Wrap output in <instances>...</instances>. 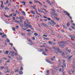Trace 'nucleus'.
I'll return each mask as SVG.
<instances>
[{"mask_svg": "<svg viewBox=\"0 0 75 75\" xmlns=\"http://www.w3.org/2000/svg\"><path fill=\"white\" fill-rule=\"evenodd\" d=\"M52 74H55V71H52Z\"/></svg>", "mask_w": 75, "mask_h": 75, "instance_id": "30", "label": "nucleus"}, {"mask_svg": "<svg viewBox=\"0 0 75 75\" xmlns=\"http://www.w3.org/2000/svg\"><path fill=\"white\" fill-rule=\"evenodd\" d=\"M2 38H6V35H3L1 36Z\"/></svg>", "mask_w": 75, "mask_h": 75, "instance_id": "18", "label": "nucleus"}, {"mask_svg": "<svg viewBox=\"0 0 75 75\" xmlns=\"http://www.w3.org/2000/svg\"><path fill=\"white\" fill-rule=\"evenodd\" d=\"M62 55L63 56V57L64 58L65 57V55H64V52H63L62 53Z\"/></svg>", "mask_w": 75, "mask_h": 75, "instance_id": "34", "label": "nucleus"}, {"mask_svg": "<svg viewBox=\"0 0 75 75\" xmlns=\"http://www.w3.org/2000/svg\"><path fill=\"white\" fill-rule=\"evenodd\" d=\"M1 7L2 8H4V6L2 4H1Z\"/></svg>", "mask_w": 75, "mask_h": 75, "instance_id": "55", "label": "nucleus"}, {"mask_svg": "<svg viewBox=\"0 0 75 75\" xmlns=\"http://www.w3.org/2000/svg\"><path fill=\"white\" fill-rule=\"evenodd\" d=\"M52 16H57V13H54V14L52 15Z\"/></svg>", "mask_w": 75, "mask_h": 75, "instance_id": "53", "label": "nucleus"}, {"mask_svg": "<svg viewBox=\"0 0 75 75\" xmlns=\"http://www.w3.org/2000/svg\"><path fill=\"white\" fill-rule=\"evenodd\" d=\"M6 41L10 43V40H9L8 38L6 39Z\"/></svg>", "mask_w": 75, "mask_h": 75, "instance_id": "35", "label": "nucleus"}, {"mask_svg": "<svg viewBox=\"0 0 75 75\" xmlns=\"http://www.w3.org/2000/svg\"><path fill=\"white\" fill-rule=\"evenodd\" d=\"M34 3H39V1H34Z\"/></svg>", "mask_w": 75, "mask_h": 75, "instance_id": "39", "label": "nucleus"}, {"mask_svg": "<svg viewBox=\"0 0 75 75\" xmlns=\"http://www.w3.org/2000/svg\"><path fill=\"white\" fill-rule=\"evenodd\" d=\"M23 4H24V6H25V1H23L22 2Z\"/></svg>", "mask_w": 75, "mask_h": 75, "instance_id": "27", "label": "nucleus"}, {"mask_svg": "<svg viewBox=\"0 0 75 75\" xmlns=\"http://www.w3.org/2000/svg\"><path fill=\"white\" fill-rule=\"evenodd\" d=\"M42 54H43L44 55H45V56H47V55L45 53V51H43L42 53Z\"/></svg>", "mask_w": 75, "mask_h": 75, "instance_id": "14", "label": "nucleus"}, {"mask_svg": "<svg viewBox=\"0 0 75 75\" xmlns=\"http://www.w3.org/2000/svg\"><path fill=\"white\" fill-rule=\"evenodd\" d=\"M30 31H31L30 29H28L26 30V31H28V32H30Z\"/></svg>", "mask_w": 75, "mask_h": 75, "instance_id": "47", "label": "nucleus"}, {"mask_svg": "<svg viewBox=\"0 0 75 75\" xmlns=\"http://www.w3.org/2000/svg\"><path fill=\"white\" fill-rule=\"evenodd\" d=\"M62 69L61 68H60L59 69V72H61V70Z\"/></svg>", "mask_w": 75, "mask_h": 75, "instance_id": "45", "label": "nucleus"}, {"mask_svg": "<svg viewBox=\"0 0 75 75\" xmlns=\"http://www.w3.org/2000/svg\"><path fill=\"white\" fill-rule=\"evenodd\" d=\"M67 27H69V22H68L67 24Z\"/></svg>", "mask_w": 75, "mask_h": 75, "instance_id": "32", "label": "nucleus"}, {"mask_svg": "<svg viewBox=\"0 0 75 75\" xmlns=\"http://www.w3.org/2000/svg\"><path fill=\"white\" fill-rule=\"evenodd\" d=\"M46 2L47 3H48V4H50L51 5V6H52V4L50 3V0H46Z\"/></svg>", "mask_w": 75, "mask_h": 75, "instance_id": "7", "label": "nucleus"}, {"mask_svg": "<svg viewBox=\"0 0 75 75\" xmlns=\"http://www.w3.org/2000/svg\"><path fill=\"white\" fill-rule=\"evenodd\" d=\"M12 30H13V31H16V30H15V28L14 27H12Z\"/></svg>", "mask_w": 75, "mask_h": 75, "instance_id": "31", "label": "nucleus"}, {"mask_svg": "<svg viewBox=\"0 0 75 75\" xmlns=\"http://www.w3.org/2000/svg\"><path fill=\"white\" fill-rule=\"evenodd\" d=\"M51 22H52V23H53V24L54 25L56 24L55 23V22H54V21H53V20L52 19L51 20Z\"/></svg>", "mask_w": 75, "mask_h": 75, "instance_id": "19", "label": "nucleus"}, {"mask_svg": "<svg viewBox=\"0 0 75 75\" xmlns=\"http://www.w3.org/2000/svg\"><path fill=\"white\" fill-rule=\"evenodd\" d=\"M45 23H42L41 24V26H42V27H44L45 25Z\"/></svg>", "mask_w": 75, "mask_h": 75, "instance_id": "22", "label": "nucleus"}, {"mask_svg": "<svg viewBox=\"0 0 75 75\" xmlns=\"http://www.w3.org/2000/svg\"><path fill=\"white\" fill-rule=\"evenodd\" d=\"M1 68L2 69H6V68H5V67H1Z\"/></svg>", "mask_w": 75, "mask_h": 75, "instance_id": "41", "label": "nucleus"}, {"mask_svg": "<svg viewBox=\"0 0 75 75\" xmlns=\"http://www.w3.org/2000/svg\"><path fill=\"white\" fill-rule=\"evenodd\" d=\"M21 29L22 30H23V31H25V30H27V28H22Z\"/></svg>", "mask_w": 75, "mask_h": 75, "instance_id": "13", "label": "nucleus"}, {"mask_svg": "<svg viewBox=\"0 0 75 75\" xmlns=\"http://www.w3.org/2000/svg\"><path fill=\"white\" fill-rule=\"evenodd\" d=\"M10 72V70H8V71H7V72Z\"/></svg>", "mask_w": 75, "mask_h": 75, "instance_id": "62", "label": "nucleus"}, {"mask_svg": "<svg viewBox=\"0 0 75 75\" xmlns=\"http://www.w3.org/2000/svg\"><path fill=\"white\" fill-rule=\"evenodd\" d=\"M60 44L59 45V46L62 48H64V44L63 43V42L62 41H60Z\"/></svg>", "mask_w": 75, "mask_h": 75, "instance_id": "3", "label": "nucleus"}, {"mask_svg": "<svg viewBox=\"0 0 75 75\" xmlns=\"http://www.w3.org/2000/svg\"><path fill=\"white\" fill-rule=\"evenodd\" d=\"M20 70H23V68L22 67H21V69H20Z\"/></svg>", "mask_w": 75, "mask_h": 75, "instance_id": "46", "label": "nucleus"}, {"mask_svg": "<svg viewBox=\"0 0 75 75\" xmlns=\"http://www.w3.org/2000/svg\"><path fill=\"white\" fill-rule=\"evenodd\" d=\"M16 13H18V14H19L20 13L19 11H18L17 10L16 11Z\"/></svg>", "mask_w": 75, "mask_h": 75, "instance_id": "44", "label": "nucleus"}, {"mask_svg": "<svg viewBox=\"0 0 75 75\" xmlns=\"http://www.w3.org/2000/svg\"><path fill=\"white\" fill-rule=\"evenodd\" d=\"M71 51L70 50H68V52H69V53H70V52H71Z\"/></svg>", "mask_w": 75, "mask_h": 75, "instance_id": "50", "label": "nucleus"}, {"mask_svg": "<svg viewBox=\"0 0 75 75\" xmlns=\"http://www.w3.org/2000/svg\"><path fill=\"white\" fill-rule=\"evenodd\" d=\"M48 24L51 26H54V24H53V23H52L51 22H48Z\"/></svg>", "mask_w": 75, "mask_h": 75, "instance_id": "8", "label": "nucleus"}, {"mask_svg": "<svg viewBox=\"0 0 75 75\" xmlns=\"http://www.w3.org/2000/svg\"><path fill=\"white\" fill-rule=\"evenodd\" d=\"M32 38L33 40H35V38H34V37H33Z\"/></svg>", "mask_w": 75, "mask_h": 75, "instance_id": "63", "label": "nucleus"}, {"mask_svg": "<svg viewBox=\"0 0 75 75\" xmlns=\"http://www.w3.org/2000/svg\"><path fill=\"white\" fill-rule=\"evenodd\" d=\"M49 70H47L46 71V72L47 73V74H46L45 75H49Z\"/></svg>", "mask_w": 75, "mask_h": 75, "instance_id": "23", "label": "nucleus"}, {"mask_svg": "<svg viewBox=\"0 0 75 75\" xmlns=\"http://www.w3.org/2000/svg\"><path fill=\"white\" fill-rule=\"evenodd\" d=\"M21 35H25V34L23 33H21Z\"/></svg>", "mask_w": 75, "mask_h": 75, "instance_id": "43", "label": "nucleus"}, {"mask_svg": "<svg viewBox=\"0 0 75 75\" xmlns=\"http://www.w3.org/2000/svg\"><path fill=\"white\" fill-rule=\"evenodd\" d=\"M43 37H47V35H43Z\"/></svg>", "mask_w": 75, "mask_h": 75, "instance_id": "48", "label": "nucleus"}, {"mask_svg": "<svg viewBox=\"0 0 75 75\" xmlns=\"http://www.w3.org/2000/svg\"><path fill=\"white\" fill-rule=\"evenodd\" d=\"M22 14L24 15V16H25V12H24V11H22Z\"/></svg>", "mask_w": 75, "mask_h": 75, "instance_id": "26", "label": "nucleus"}, {"mask_svg": "<svg viewBox=\"0 0 75 75\" xmlns=\"http://www.w3.org/2000/svg\"><path fill=\"white\" fill-rule=\"evenodd\" d=\"M44 27H46V28H48V25H47V24H45Z\"/></svg>", "mask_w": 75, "mask_h": 75, "instance_id": "42", "label": "nucleus"}, {"mask_svg": "<svg viewBox=\"0 0 75 75\" xmlns=\"http://www.w3.org/2000/svg\"><path fill=\"white\" fill-rule=\"evenodd\" d=\"M30 12L31 13V14H35V12L33 11H30Z\"/></svg>", "mask_w": 75, "mask_h": 75, "instance_id": "17", "label": "nucleus"}, {"mask_svg": "<svg viewBox=\"0 0 75 75\" xmlns=\"http://www.w3.org/2000/svg\"><path fill=\"white\" fill-rule=\"evenodd\" d=\"M63 65L64 66V67L66 66V64H65V63H63Z\"/></svg>", "mask_w": 75, "mask_h": 75, "instance_id": "57", "label": "nucleus"}, {"mask_svg": "<svg viewBox=\"0 0 75 75\" xmlns=\"http://www.w3.org/2000/svg\"><path fill=\"white\" fill-rule=\"evenodd\" d=\"M30 35H31V33H27V36H28V37H29L30 36Z\"/></svg>", "mask_w": 75, "mask_h": 75, "instance_id": "21", "label": "nucleus"}, {"mask_svg": "<svg viewBox=\"0 0 75 75\" xmlns=\"http://www.w3.org/2000/svg\"><path fill=\"white\" fill-rule=\"evenodd\" d=\"M72 57H73V56H71L69 57V59L67 60V62H70V61L71 60V58H72Z\"/></svg>", "mask_w": 75, "mask_h": 75, "instance_id": "5", "label": "nucleus"}, {"mask_svg": "<svg viewBox=\"0 0 75 75\" xmlns=\"http://www.w3.org/2000/svg\"><path fill=\"white\" fill-rule=\"evenodd\" d=\"M5 52H4L5 54H8V53L9 52V51H6Z\"/></svg>", "mask_w": 75, "mask_h": 75, "instance_id": "15", "label": "nucleus"}, {"mask_svg": "<svg viewBox=\"0 0 75 75\" xmlns=\"http://www.w3.org/2000/svg\"><path fill=\"white\" fill-rule=\"evenodd\" d=\"M75 59H73V63H74L75 62Z\"/></svg>", "mask_w": 75, "mask_h": 75, "instance_id": "61", "label": "nucleus"}, {"mask_svg": "<svg viewBox=\"0 0 75 75\" xmlns=\"http://www.w3.org/2000/svg\"><path fill=\"white\" fill-rule=\"evenodd\" d=\"M44 39L45 40H48V38H46L45 37H44Z\"/></svg>", "mask_w": 75, "mask_h": 75, "instance_id": "58", "label": "nucleus"}, {"mask_svg": "<svg viewBox=\"0 0 75 75\" xmlns=\"http://www.w3.org/2000/svg\"><path fill=\"white\" fill-rule=\"evenodd\" d=\"M48 20L46 19H44V21H47Z\"/></svg>", "mask_w": 75, "mask_h": 75, "instance_id": "64", "label": "nucleus"}, {"mask_svg": "<svg viewBox=\"0 0 75 75\" xmlns=\"http://www.w3.org/2000/svg\"><path fill=\"white\" fill-rule=\"evenodd\" d=\"M59 68V66H58V67H56V70H58V69Z\"/></svg>", "mask_w": 75, "mask_h": 75, "instance_id": "28", "label": "nucleus"}, {"mask_svg": "<svg viewBox=\"0 0 75 75\" xmlns=\"http://www.w3.org/2000/svg\"><path fill=\"white\" fill-rule=\"evenodd\" d=\"M63 12L64 13V14H66V15H67L69 17V18H70L71 19V20H72V18L70 16V14H69V13H68V12H67V11H64Z\"/></svg>", "mask_w": 75, "mask_h": 75, "instance_id": "2", "label": "nucleus"}, {"mask_svg": "<svg viewBox=\"0 0 75 75\" xmlns=\"http://www.w3.org/2000/svg\"><path fill=\"white\" fill-rule=\"evenodd\" d=\"M38 11H39V12H41V11L40 10L39 8H38Z\"/></svg>", "mask_w": 75, "mask_h": 75, "instance_id": "56", "label": "nucleus"}, {"mask_svg": "<svg viewBox=\"0 0 75 75\" xmlns=\"http://www.w3.org/2000/svg\"><path fill=\"white\" fill-rule=\"evenodd\" d=\"M52 11L53 12V13H51V14H54V13H55V11L54 10V9H52Z\"/></svg>", "mask_w": 75, "mask_h": 75, "instance_id": "16", "label": "nucleus"}, {"mask_svg": "<svg viewBox=\"0 0 75 75\" xmlns=\"http://www.w3.org/2000/svg\"><path fill=\"white\" fill-rule=\"evenodd\" d=\"M14 70H15V72H18V71H19L18 70H17V69H14Z\"/></svg>", "mask_w": 75, "mask_h": 75, "instance_id": "33", "label": "nucleus"}, {"mask_svg": "<svg viewBox=\"0 0 75 75\" xmlns=\"http://www.w3.org/2000/svg\"><path fill=\"white\" fill-rule=\"evenodd\" d=\"M57 51L60 54H61V53H62V51L60 50V49L59 47L57 48Z\"/></svg>", "mask_w": 75, "mask_h": 75, "instance_id": "6", "label": "nucleus"}, {"mask_svg": "<svg viewBox=\"0 0 75 75\" xmlns=\"http://www.w3.org/2000/svg\"><path fill=\"white\" fill-rule=\"evenodd\" d=\"M21 18H23V17L20 16L19 17H17L16 18L17 20V19H20Z\"/></svg>", "mask_w": 75, "mask_h": 75, "instance_id": "20", "label": "nucleus"}, {"mask_svg": "<svg viewBox=\"0 0 75 75\" xmlns=\"http://www.w3.org/2000/svg\"><path fill=\"white\" fill-rule=\"evenodd\" d=\"M24 27L26 28H30L31 30H33V27H32V26L31 25L27 24H26V22H25L24 23Z\"/></svg>", "mask_w": 75, "mask_h": 75, "instance_id": "1", "label": "nucleus"}, {"mask_svg": "<svg viewBox=\"0 0 75 75\" xmlns=\"http://www.w3.org/2000/svg\"><path fill=\"white\" fill-rule=\"evenodd\" d=\"M67 72L70 75H72V73H71V71H70V70H67Z\"/></svg>", "mask_w": 75, "mask_h": 75, "instance_id": "11", "label": "nucleus"}, {"mask_svg": "<svg viewBox=\"0 0 75 75\" xmlns=\"http://www.w3.org/2000/svg\"><path fill=\"white\" fill-rule=\"evenodd\" d=\"M71 27L73 29H75V28H74V26H71Z\"/></svg>", "mask_w": 75, "mask_h": 75, "instance_id": "54", "label": "nucleus"}, {"mask_svg": "<svg viewBox=\"0 0 75 75\" xmlns=\"http://www.w3.org/2000/svg\"><path fill=\"white\" fill-rule=\"evenodd\" d=\"M53 49H54L55 50H56V51H57V48H56L55 47H52Z\"/></svg>", "mask_w": 75, "mask_h": 75, "instance_id": "29", "label": "nucleus"}, {"mask_svg": "<svg viewBox=\"0 0 75 75\" xmlns=\"http://www.w3.org/2000/svg\"><path fill=\"white\" fill-rule=\"evenodd\" d=\"M63 64H65V60H63Z\"/></svg>", "mask_w": 75, "mask_h": 75, "instance_id": "52", "label": "nucleus"}, {"mask_svg": "<svg viewBox=\"0 0 75 75\" xmlns=\"http://www.w3.org/2000/svg\"><path fill=\"white\" fill-rule=\"evenodd\" d=\"M36 7V5L33 6H32V7L35 10V7Z\"/></svg>", "mask_w": 75, "mask_h": 75, "instance_id": "25", "label": "nucleus"}, {"mask_svg": "<svg viewBox=\"0 0 75 75\" xmlns=\"http://www.w3.org/2000/svg\"><path fill=\"white\" fill-rule=\"evenodd\" d=\"M23 17H22V18H21L20 19V23H23V20H22V19H23Z\"/></svg>", "mask_w": 75, "mask_h": 75, "instance_id": "9", "label": "nucleus"}, {"mask_svg": "<svg viewBox=\"0 0 75 75\" xmlns=\"http://www.w3.org/2000/svg\"><path fill=\"white\" fill-rule=\"evenodd\" d=\"M49 44H50V45L52 44V42H51L49 41Z\"/></svg>", "mask_w": 75, "mask_h": 75, "instance_id": "49", "label": "nucleus"}, {"mask_svg": "<svg viewBox=\"0 0 75 75\" xmlns=\"http://www.w3.org/2000/svg\"><path fill=\"white\" fill-rule=\"evenodd\" d=\"M63 27H64V28H67V27L64 25H63Z\"/></svg>", "mask_w": 75, "mask_h": 75, "instance_id": "38", "label": "nucleus"}, {"mask_svg": "<svg viewBox=\"0 0 75 75\" xmlns=\"http://www.w3.org/2000/svg\"><path fill=\"white\" fill-rule=\"evenodd\" d=\"M69 37H70L71 38L72 40H73V41H74V40H75V36H74L73 37L72 35H69Z\"/></svg>", "mask_w": 75, "mask_h": 75, "instance_id": "4", "label": "nucleus"}, {"mask_svg": "<svg viewBox=\"0 0 75 75\" xmlns=\"http://www.w3.org/2000/svg\"><path fill=\"white\" fill-rule=\"evenodd\" d=\"M46 61L47 62H48V63H49L50 64H51V62H50V61L48 59H47L46 60Z\"/></svg>", "mask_w": 75, "mask_h": 75, "instance_id": "12", "label": "nucleus"}, {"mask_svg": "<svg viewBox=\"0 0 75 75\" xmlns=\"http://www.w3.org/2000/svg\"><path fill=\"white\" fill-rule=\"evenodd\" d=\"M69 55H67L66 56V58H69Z\"/></svg>", "mask_w": 75, "mask_h": 75, "instance_id": "37", "label": "nucleus"}, {"mask_svg": "<svg viewBox=\"0 0 75 75\" xmlns=\"http://www.w3.org/2000/svg\"><path fill=\"white\" fill-rule=\"evenodd\" d=\"M71 71L72 73H74V69H72Z\"/></svg>", "mask_w": 75, "mask_h": 75, "instance_id": "40", "label": "nucleus"}, {"mask_svg": "<svg viewBox=\"0 0 75 75\" xmlns=\"http://www.w3.org/2000/svg\"><path fill=\"white\" fill-rule=\"evenodd\" d=\"M34 35H35V36H37L38 35V33H34Z\"/></svg>", "mask_w": 75, "mask_h": 75, "instance_id": "36", "label": "nucleus"}, {"mask_svg": "<svg viewBox=\"0 0 75 75\" xmlns=\"http://www.w3.org/2000/svg\"><path fill=\"white\" fill-rule=\"evenodd\" d=\"M19 74H20L21 75H22V74H23V71H20L19 72Z\"/></svg>", "mask_w": 75, "mask_h": 75, "instance_id": "24", "label": "nucleus"}, {"mask_svg": "<svg viewBox=\"0 0 75 75\" xmlns=\"http://www.w3.org/2000/svg\"><path fill=\"white\" fill-rule=\"evenodd\" d=\"M45 51H48V50L46 48H45Z\"/></svg>", "mask_w": 75, "mask_h": 75, "instance_id": "60", "label": "nucleus"}, {"mask_svg": "<svg viewBox=\"0 0 75 75\" xmlns=\"http://www.w3.org/2000/svg\"><path fill=\"white\" fill-rule=\"evenodd\" d=\"M5 10H8V8H7V7H6Z\"/></svg>", "mask_w": 75, "mask_h": 75, "instance_id": "59", "label": "nucleus"}, {"mask_svg": "<svg viewBox=\"0 0 75 75\" xmlns=\"http://www.w3.org/2000/svg\"><path fill=\"white\" fill-rule=\"evenodd\" d=\"M4 16L6 17H7V18H8L9 17L8 16L6 15H4Z\"/></svg>", "mask_w": 75, "mask_h": 75, "instance_id": "51", "label": "nucleus"}, {"mask_svg": "<svg viewBox=\"0 0 75 75\" xmlns=\"http://www.w3.org/2000/svg\"><path fill=\"white\" fill-rule=\"evenodd\" d=\"M18 24L19 25H20L21 26V27H24V25H23L21 24V23L20 22H19V23H18Z\"/></svg>", "mask_w": 75, "mask_h": 75, "instance_id": "10", "label": "nucleus"}]
</instances>
